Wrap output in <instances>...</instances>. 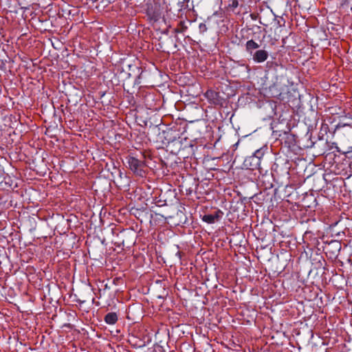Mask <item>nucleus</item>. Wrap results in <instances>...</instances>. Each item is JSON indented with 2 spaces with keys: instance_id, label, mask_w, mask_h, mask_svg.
Segmentation results:
<instances>
[{
  "instance_id": "4468645a",
  "label": "nucleus",
  "mask_w": 352,
  "mask_h": 352,
  "mask_svg": "<svg viewBox=\"0 0 352 352\" xmlns=\"http://www.w3.org/2000/svg\"><path fill=\"white\" fill-rule=\"evenodd\" d=\"M190 2V0H183L182 1L178 2V6L179 8V10L182 11V10H190V7L189 6V3Z\"/></svg>"
},
{
  "instance_id": "f257e3e1",
  "label": "nucleus",
  "mask_w": 352,
  "mask_h": 352,
  "mask_svg": "<svg viewBox=\"0 0 352 352\" xmlns=\"http://www.w3.org/2000/svg\"><path fill=\"white\" fill-rule=\"evenodd\" d=\"M267 146L261 147L254 151V153L245 158L243 166L245 168L249 170L257 169L259 172L258 178L262 182L265 188H270L273 186V177L271 172L267 168L264 155L267 152Z\"/></svg>"
},
{
  "instance_id": "9d476101",
  "label": "nucleus",
  "mask_w": 352,
  "mask_h": 352,
  "mask_svg": "<svg viewBox=\"0 0 352 352\" xmlns=\"http://www.w3.org/2000/svg\"><path fill=\"white\" fill-rule=\"evenodd\" d=\"M223 212L221 210H217L213 214H204L201 219L207 223H214L218 221L223 215Z\"/></svg>"
},
{
  "instance_id": "f8f14e48",
  "label": "nucleus",
  "mask_w": 352,
  "mask_h": 352,
  "mask_svg": "<svg viewBox=\"0 0 352 352\" xmlns=\"http://www.w3.org/2000/svg\"><path fill=\"white\" fill-rule=\"evenodd\" d=\"M118 320V315L116 312H109L105 315L104 318V322L108 324H114Z\"/></svg>"
},
{
  "instance_id": "5701e85b",
  "label": "nucleus",
  "mask_w": 352,
  "mask_h": 352,
  "mask_svg": "<svg viewBox=\"0 0 352 352\" xmlns=\"http://www.w3.org/2000/svg\"><path fill=\"white\" fill-rule=\"evenodd\" d=\"M111 287L109 286L108 283H105L104 285V289H103V292H104L106 289H110Z\"/></svg>"
},
{
  "instance_id": "2eb2a0df",
  "label": "nucleus",
  "mask_w": 352,
  "mask_h": 352,
  "mask_svg": "<svg viewBox=\"0 0 352 352\" xmlns=\"http://www.w3.org/2000/svg\"><path fill=\"white\" fill-rule=\"evenodd\" d=\"M165 133V132H164ZM166 136H165V141L163 142L164 144H169L170 143H173L176 141L175 137H172L171 133L169 132L166 133Z\"/></svg>"
},
{
  "instance_id": "a878e982",
  "label": "nucleus",
  "mask_w": 352,
  "mask_h": 352,
  "mask_svg": "<svg viewBox=\"0 0 352 352\" xmlns=\"http://www.w3.org/2000/svg\"><path fill=\"white\" fill-rule=\"evenodd\" d=\"M177 47L176 44H174V48L175 49Z\"/></svg>"
},
{
  "instance_id": "0eeeda50",
  "label": "nucleus",
  "mask_w": 352,
  "mask_h": 352,
  "mask_svg": "<svg viewBox=\"0 0 352 352\" xmlns=\"http://www.w3.org/2000/svg\"><path fill=\"white\" fill-rule=\"evenodd\" d=\"M205 96L211 104L214 105H222L223 98L221 97L220 94L214 90H208Z\"/></svg>"
},
{
  "instance_id": "a211bd4d",
  "label": "nucleus",
  "mask_w": 352,
  "mask_h": 352,
  "mask_svg": "<svg viewBox=\"0 0 352 352\" xmlns=\"http://www.w3.org/2000/svg\"><path fill=\"white\" fill-rule=\"evenodd\" d=\"M259 22L264 26H267L269 25V23L263 18L262 15L259 16Z\"/></svg>"
},
{
  "instance_id": "39448f33",
  "label": "nucleus",
  "mask_w": 352,
  "mask_h": 352,
  "mask_svg": "<svg viewBox=\"0 0 352 352\" xmlns=\"http://www.w3.org/2000/svg\"><path fill=\"white\" fill-rule=\"evenodd\" d=\"M146 14L151 23L160 20L162 16L160 5L158 3H147L146 4Z\"/></svg>"
},
{
  "instance_id": "393cba45",
  "label": "nucleus",
  "mask_w": 352,
  "mask_h": 352,
  "mask_svg": "<svg viewBox=\"0 0 352 352\" xmlns=\"http://www.w3.org/2000/svg\"><path fill=\"white\" fill-rule=\"evenodd\" d=\"M169 39L171 41V42H173V38H170Z\"/></svg>"
},
{
  "instance_id": "6ab92c4d",
  "label": "nucleus",
  "mask_w": 352,
  "mask_h": 352,
  "mask_svg": "<svg viewBox=\"0 0 352 352\" xmlns=\"http://www.w3.org/2000/svg\"><path fill=\"white\" fill-rule=\"evenodd\" d=\"M238 5H239L238 1L237 0H233L232 1V3L230 4V6L233 8H236L238 6Z\"/></svg>"
},
{
  "instance_id": "ddd939ff",
  "label": "nucleus",
  "mask_w": 352,
  "mask_h": 352,
  "mask_svg": "<svg viewBox=\"0 0 352 352\" xmlns=\"http://www.w3.org/2000/svg\"><path fill=\"white\" fill-rule=\"evenodd\" d=\"M129 342L131 346L135 349H141L146 346L145 342L142 341V339H138L135 337L131 338Z\"/></svg>"
},
{
  "instance_id": "423d86ee",
  "label": "nucleus",
  "mask_w": 352,
  "mask_h": 352,
  "mask_svg": "<svg viewBox=\"0 0 352 352\" xmlns=\"http://www.w3.org/2000/svg\"><path fill=\"white\" fill-rule=\"evenodd\" d=\"M341 249V243L337 240H332L324 247L323 250L330 258H336Z\"/></svg>"
},
{
  "instance_id": "f3484780",
  "label": "nucleus",
  "mask_w": 352,
  "mask_h": 352,
  "mask_svg": "<svg viewBox=\"0 0 352 352\" xmlns=\"http://www.w3.org/2000/svg\"><path fill=\"white\" fill-rule=\"evenodd\" d=\"M199 28L201 33H204L207 30L206 25L204 23L199 24Z\"/></svg>"
},
{
  "instance_id": "20e7f679",
  "label": "nucleus",
  "mask_w": 352,
  "mask_h": 352,
  "mask_svg": "<svg viewBox=\"0 0 352 352\" xmlns=\"http://www.w3.org/2000/svg\"><path fill=\"white\" fill-rule=\"evenodd\" d=\"M126 160L129 168L136 176L140 177L146 176V164L144 161L131 155L127 156Z\"/></svg>"
},
{
  "instance_id": "7ed1b4c3",
  "label": "nucleus",
  "mask_w": 352,
  "mask_h": 352,
  "mask_svg": "<svg viewBox=\"0 0 352 352\" xmlns=\"http://www.w3.org/2000/svg\"><path fill=\"white\" fill-rule=\"evenodd\" d=\"M288 80L284 77H276L273 83L266 89L269 97L284 100L289 94Z\"/></svg>"
},
{
  "instance_id": "6e6552de",
  "label": "nucleus",
  "mask_w": 352,
  "mask_h": 352,
  "mask_svg": "<svg viewBox=\"0 0 352 352\" xmlns=\"http://www.w3.org/2000/svg\"><path fill=\"white\" fill-rule=\"evenodd\" d=\"M192 23L193 21L192 20L188 19L187 18L184 19L181 18L177 22V27L174 29V32L184 34Z\"/></svg>"
},
{
  "instance_id": "b1692460",
  "label": "nucleus",
  "mask_w": 352,
  "mask_h": 352,
  "mask_svg": "<svg viewBox=\"0 0 352 352\" xmlns=\"http://www.w3.org/2000/svg\"><path fill=\"white\" fill-rule=\"evenodd\" d=\"M176 255L178 256L179 258L181 257V252L179 251H178L177 253H176Z\"/></svg>"
},
{
  "instance_id": "f03ea898",
  "label": "nucleus",
  "mask_w": 352,
  "mask_h": 352,
  "mask_svg": "<svg viewBox=\"0 0 352 352\" xmlns=\"http://www.w3.org/2000/svg\"><path fill=\"white\" fill-rule=\"evenodd\" d=\"M131 232L126 230H121L115 224H111L102 230L103 241H109L117 247L124 246L125 238Z\"/></svg>"
},
{
  "instance_id": "dca6fc26",
  "label": "nucleus",
  "mask_w": 352,
  "mask_h": 352,
  "mask_svg": "<svg viewBox=\"0 0 352 352\" xmlns=\"http://www.w3.org/2000/svg\"><path fill=\"white\" fill-rule=\"evenodd\" d=\"M141 339L142 341L145 342L146 345H148L151 342V338L148 334L143 336V338Z\"/></svg>"
},
{
  "instance_id": "9b49d317",
  "label": "nucleus",
  "mask_w": 352,
  "mask_h": 352,
  "mask_svg": "<svg viewBox=\"0 0 352 352\" xmlns=\"http://www.w3.org/2000/svg\"><path fill=\"white\" fill-rule=\"evenodd\" d=\"M260 47V45L253 39L248 40L245 43V51L250 56L255 52V50Z\"/></svg>"
},
{
  "instance_id": "412c9836",
  "label": "nucleus",
  "mask_w": 352,
  "mask_h": 352,
  "mask_svg": "<svg viewBox=\"0 0 352 352\" xmlns=\"http://www.w3.org/2000/svg\"><path fill=\"white\" fill-rule=\"evenodd\" d=\"M118 176H119V178L120 179V180L126 178V176L124 175V174L123 173H122L120 170H118Z\"/></svg>"
},
{
  "instance_id": "4be33fe9",
  "label": "nucleus",
  "mask_w": 352,
  "mask_h": 352,
  "mask_svg": "<svg viewBox=\"0 0 352 352\" xmlns=\"http://www.w3.org/2000/svg\"><path fill=\"white\" fill-rule=\"evenodd\" d=\"M269 14H270V16L272 18V19H273L274 21H276V17H275V15L274 14V13L272 12V10H270V11L269 12Z\"/></svg>"
},
{
  "instance_id": "1a4fd4ad",
  "label": "nucleus",
  "mask_w": 352,
  "mask_h": 352,
  "mask_svg": "<svg viewBox=\"0 0 352 352\" xmlns=\"http://www.w3.org/2000/svg\"><path fill=\"white\" fill-rule=\"evenodd\" d=\"M251 56L254 62L262 63L268 58L269 54L268 52L265 50H257Z\"/></svg>"
},
{
  "instance_id": "aec40b11",
  "label": "nucleus",
  "mask_w": 352,
  "mask_h": 352,
  "mask_svg": "<svg viewBox=\"0 0 352 352\" xmlns=\"http://www.w3.org/2000/svg\"><path fill=\"white\" fill-rule=\"evenodd\" d=\"M140 76H141V74L140 75H138V76L137 78H135V81H134V85H140L141 83V80H140Z\"/></svg>"
}]
</instances>
